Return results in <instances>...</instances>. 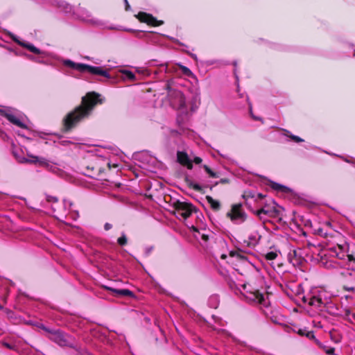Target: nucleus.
Returning a JSON list of instances; mask_svg holds the SVG:
<instances>
[{
	"instance_id": "47",
	"label": "nucleus",
	"mask_w": 355,
	"mask_h": 355,
	"mask_svg": "<svg viewBox=\"0 0 355 355\" xmlns=\"http://www.w3.org/2000/svg\"><path fill=\"white\" fill-rule=\"evenodd\" d=\"M6 346L8 348H10V349H11V348H12V347H11V346H10V345H9V344H6Z\"/></svg>"
},
{
	"instance_id": "8",
	"label": "nucleus",
	"mask_w": 355,
	"mask_h": 355,
	"mask_svg": "<svg viewBox=\"0 0 355 355\" xmlns=\"http://www.w3.org/2000/svg\"><path fill=\"white\" fill-rule=\"evenodd\" d=\"M227 217L232 221L240 220L244 222L247 220V214L243 209V205L241 203L233 204L231 209L227 213Z\"/></svg>"
},
{
	"instance_id": "17",
	"label": "nucleus",
	"mask_w": 355,
	"mask_h": 355,
	"mask_svg": "<svg viewBox=\"0 0 355 355\" xmlns=\"http://www.w3.org/2000/svg\"><path fill=\"white\" fill-rule=\"evenodd\" d=\"M308 304L311 306L320 308L322 306H324V302H323L320 296L313 295L310 298H309Z\"/></svg>"
},
{
	"instance_id": "19",
	"label": "nucleus",
	"mask_w": 355,
	"mask_h": 355,
	"mask_svg": "<svg viewBox=\"0 0 355 355\" xmlns=\"http://www.w3.org/2000/svg\"><path fill=\"white\" fill-rule=\"evenodd\" d=\"M295 331L301 336H306L308 339L313 340L315 342V340L317 338L315 336L313 331H309L306 328L304 329H298L297 330H295Z\"/></svg>"
},
{
	"instance_id": "15",
	"label": "nucleus",
	"mask_w": 355,
	"mask_h": 355,
	"mask_svg": "<svg viewBox=\"0 0 355 355\" xmlns=\"http://www.w3.org/2000/svg\"><path fill=\"white\" fill-rule=\"evenodd\" d=\"M268 186L273 190L282 193H289L291 192V189L290 188L273 181H270L268 182Z\"/></svg>"
},
{
	"instance_id": "33",
	"label": "nucleus",
	"mask_w": 355,
	"mask_h": 355,
	"mask_svg": "<svg viewBox=\"0 0 355 355\" xmlns=\"http://www.w3.org/2000/svg\"><path fill=\"white\" fill-rule=\"evenodd\" d=\"M331 251L334 252L336 253V257L340 259H343L345 258V254L344 253H340V252H337V250L336 249V248H330L329 249Z\"/></svg>"
},
{
	"instance_id": "42",
	"label": "nucleus",
	"mask_w": 355,
	"mask_h": 355,
	"mask_svg": "<svg viewBox=\"0 0 355 355\" xmlns=\"http://www.w3.org/2000/svg\"><path fill=\"white\" fill-rule=\"evenodd\" d=\"M340 275L344 276V277H346L347 275H352V273L349 271H345V272H340Z\"/></svg>"
},
{
	"instance_id": "46",
	"label": "nucleus",
	"mask_w": 355,
	"mask_h": 355,
	"mask_svg": "<svg viewBox=\"0 0 355 355\" xmlns=\"http://www.w3.org/2000/svg\"><path fill=\"white\" fill-rule=\"evenodd\" d=\"M324 225H325L326 226H327V227H331V222H329V221H327V222H325Z\"/></svg>"
},
{
	"instance_id": "44",
	"label": "nucleus",
	"mask_w": 355,
	"mask_h": 355,
	"mask_svg": "<svg viewBox=\"0 0 355 355\" xmlns=\"http://www.w3.org/2000/svg\"><path fill=\"white\" fill-rule=\"evenodd\" d=\"M345 314L346 316H349L352 315L351 311L349 309H345Z\"/></svg>"
},
{
	"instance_id": "45",
	"label": "nucleus",
	"mask_w": 355,
	"mask_h": 355,
	"mask_svg": "<svg viewBox=\"0 0 355 355\" xmlns=\"http://www.w3.org/2000/svg\"><path fill=\"white\" fill-rule=\"evenodd\" d=\"M302 301L304 302V303H306L309 302V299H307L305 296H304L302 298Z\"/></svg>"
},
{
	"instance_id": "32",
	"label": "nucleus",
	"mask_w": 355,
	"mask_h": 355,
	"mask_svg": "<svg viewBox=\"0 0 355 355\" xmlns=\"http://www.w3.org/2000/svg\"><path fill=\"white\" fill-rule=\"evenodd\" d=\"M230 183V180L228 178H221L218 182H216L213 186L209 187L210 190H212L214 187L217 186L218 184H228Z\"/></svg>"
},
{
	"instance_id": "30",
	"label": "nucleus",
	"mask_w": 355,
	"mask_h": 355,
	"mask_svg": "<svg viewBox=\"0 0 355 355\" xmlns=\"http://www.w3.org/2000/svg\"><path fill=\"white\" fill-rule=\"evenodd\" d=\"M179 67H180V69L183 74H184L187 76H192L193 73H192L191 71L188 67L181 65V64H179Z\"/></svg>"
},
{
	"instance_id": "35",
	"label": "nucleus",
	"mask_w": 355,
	"mask_h": 355,
	"mask_svg": "<svg viewBox=\"0 0 355 355\" xmlns=\"http://www.w3.org/2000/svg\"><path fill=\"white\" fill-rule=\"evenodd\" d=\"M266 197L265 195H263L262 193H258L256 195V198L254 199L255 202H258V200H261Z\"/></svg>"
},
{
	"instance_id": "25",
	"label": "nucleus",
	"mask_w": 355,
	"mask_h": 355,
	"mask_svg": "<svg viewBox=\"0 0 355 355\" xmlns=\"http://www.w3.org/2000/svg\"><path fill=\"white\" fill-rule=\"evenodd\" d=\"M284 135L291 138L293 141L296 142V143H300V142H302L304 141V139L300 138V137L298 136H296V135H292L288 130H284Z\"/></svg>"
},
{
	"instance_id": "18",
	"label": "nucleus",
	"mask_w": 355,
	"mask_h": 355,
	"mask_svg": "<svg viewBox=\"0 0 355 355\" xmlns=\"http://www.w3.org/2000/svg\"><path fill=\"white\" fill-rule=\"evenodd\" d=\"M270 205L268 204L264 205L261 209L253 211V213L259 218L261 220H265L263 215L268 216V211H270Z\"/></svg>"
},
{
	"instance_id": "39",
	"label": "nucleus",
	"mask_w": 355,
	"mask_h": 355,
	"mask_svg": "<svg viewBox=\"0 0 355 355\" xmlns=\"http://www.w3.org/2000/svg\"><path fill=\"white\" fill-rule=\"evenodd\" d=\"M334 248H336V250H338L340 252H343L344 251V246L343 245L337 244V245L335 246Z\"/></svg>"
},
{
	"instance_id": "13",
	"label": "nucleus",
	"mask_w": 355,
	"mask_h": 355,
	"mask_svg": "<svg viewBox=\"0 0 355 355\" xmlns=\"http://www.w3.org/2000/svg\"><path fill=\"white\" fill-rule=\"evenodd\" d=\"M288 259L294 266H300L304 261V259L300 254L298 250H291L288 254Z\"/></svg>"
},
{
	"instance_id": "40",
	"label": "nucleus",
	"mask_w": 355,
	"mask_h": 355,
	"mask_svg": "<svg viewBox=\"0 0 355 355\" xmlns=\"http://www.w3.org/2000/svg\"><path fill=\"white\" fill-rule=\"evenodd\" d=\"M112 227V225L110 223H106L104 225V229L106 231L110 230Z\"/></svg>"
},
{
	"instance_id": "12",
	"label": "nucleus",
	"mask_w": 355,
	"mask_h": 355,
	"mask_svg": "<svg viewBox=\"0 0 355 355\" xmlns=\"http://www.w3.org/2000/svg\"><path fill=\"white\" fill-rule=\"evenodd\" d=\"M177 160L180 164L191 170L193 167V162L189 159L187 153L184 151H178Z\"/></svg>"
},
{
	"instance_id": "11",
	"label": "nucleus",
	"mask_w": 355,
	"mask_h": 355,
	"mask_svg": "<svg viewBox=\"0 0 355 355\" xmlns=\"http://www.w3.org/2000/svg\"><path fill=\"white\" fill-rule=\"evenodd\" d=\"M102 288L111 292L115 297H134L135 294L129 289H116L107 286H102Z\"/></svg>"
},
{
	"instance_id": "7",
	"label": "nucleus",
	"mask_w": 355,
	"mask_h": 355,
	"mask_svg": "<svg viewBox=\"0 0 355 355\" xmlns=\"http://www.w3.org/2000/svg\"><path fill=\"white\" fill-rule=\"evenodd\" d=\"M173 207L184 219L189 218L193 212L196 211V207L191 203L181 202L180 200H175L173 203Z\"/></svg>"
},
{
	"instance_id": "27",
	"label": "nucleus",
	"mask_w": 355,
	"mask_h": 355,
	"mask_svg": "<svg viewBox=\"0 0 355 355\" xmlns=\"http://www.w3.org/2000/svg\"><path fill=\"white\" fill-rule=\"evenodd\" d=\"M230 255L231 257H236L240 260H245L247 259V257L243 254L241 250L238 251H232L230 253Z\"/></svg>"
},
{
	"instance_id": "3",
	"label": "nucleus",
	"mask_w": 355,
	"mask_h": 355,
	"mask_svg": "<svg viewBox=\"0 0 355 355\" xmlns=\"http://www.w3.org/2000/svg\"><path fill=\"white\" fill-rule=\"evenodd\" d=\"M62 63L65 67L76 69L81 73L88 72L90 74L98 75L107 78H110L108 71L103 69L101 67L92 66L84 63H76L71 60H64Z\"/></svg>"
},
{
	"instance_id": "26",
	"label": "nucleus",
	"mask_w": 355,
	"mask_h": 355,
	"mask_svg": "<svg viewBox=\"0 0 355 355\" xmlns=\"http://www.w3.org/2000/svg\"><path fill=\"white\" fill-rule=\"evenodd\" d=\"M202 168H204V170L206 171V173L209 175V176L210 178H217L219 177V174L216 172H214L213 171L209 166H208L207 165H203L202 166Z\"/></svg>"
},
{
	"instance_id": "21",
	"label": "nucleus",
	"mask_w": 355,
	"mask_h": 355,
	"mask_svg": "<svg viewBox=\"0 0 355 355\" xmlns=\"http://www.w3.org/2000/svg\"><path fill=\"white\" fill-rule=\"evenodd\" d=\"M314 343L317 345L320 349L324 350L325 353L328 355H333L334 354L335 348L332 347H327L324 345H323L320 341H319L318 339L315 340Z\"/></svg>"
},
{
	"instance_id": "50",
	"label": "nucleus",
	"mask_w": 355,
	"mask_h": 355,
	"mask_svg": "<svg viewBox=\"0 0 355 355\" xmlns=\"http://www.w3.org/2000/svg\"><path fill=\"white\" fill-rule=\"evenodd\" d=\"M106 165L110 168V164L107 163Z\"/></svg>"
},
{
	"instance_id": "9",
	"label": "nucleus",
	"mask_w": 355,
	"mask_h": 355,
	"mask_svg": "<svg viewBox=\"0 0 355 355\" xmlns=\"http://www.w3.org/2000/svg\"><path fill=\"white\" fill-rule=\"evenodd\" d=\"M136 17L139 19V21L146 23V24L154 27L159 26L164 24L163 21L157 20L151 14L145 12H139L136 15Z\"/></svg>"
},
{
	"instance_id": "31",
	"label": "nucleus",
	"mask_w": 355,
	"mask_h": 355,
	"mask_svg": "<svg viewBox=\"0 0 355 355\" xmlns=\"http://www.w3.org/2000/svg\"><path fill=\"white\" fill-rule=\"evenodd\" d=\"M123 73L124 74L125 78L130 80H135V75L132 71L125 70L123 71Z\"/></svg>"
},
{
	"instance_id": "49",
	"label": "nucleus",
	"mask_w": 355,
	"mask_h": 355,
	"mask_svg": "<svg viewBox=\"0 0 355 355\" xmlns=\"http://www.w3.org/2000/svg\"><path fill=\"white\" fill-rule=\"evenodd\" d=\"M337 252L343 253V252H340V250H337Z\"/></svg>"
},
{
	"instance_id": "43",
	"label": "nucleus",
	"mask_w": 355,
	"mask_h": 355,
	"mask_svg": "<svg viewBox=\"0 0 355 355\" xmlns=\"http://www.w3.org/2000/svg\"><path fill=\"white\" fill-rule=\"evenodd\" d=\"M202 239L207 241L209 240V236L208 235H206V234H202Z\"/></svg>"
},
{
	"instance_id": "41",
	"label": "nucleus",
	"mask_w": 355,
	"mask_h": 355,
	"mask_svg": "<svg viewBox=\"0 0 355 355\" xmlns=\"http://www.w3.org/2000/svg\"><path fill=\"white\" fill-rule=\"evenodd\" d=\"M348 260L349 261H355V257L352 254H347V255Z\"/></svg>"
},
{
	"instance_id": "29",
	"label": "nucleus",
	"mask_w": 355,
	"mask_h": 355,
	"mask_svg": "<svg viewBox=\"0 0 355 355\" xmlns=\"http://www.w3.org/2000/svg\"><path fill=\"white\" fill-rule=\"evenodd\" d=\"M277 252H273V251L269 252L266 253L265 255V258L268 261H272V260L275 259L277 258Z\"/></svg>"
},
{
	"instance_id": "16",
	"label": "nucleus",
	"mask_w": 355,
	"mask_h": 355,
	"mask_svg": "<svg viewBox=\"0 0 355 355\" xmlns=\"http://www.w3.org/2000/svg\"><path fill=\"white\" fill-rule=\"evenodd\" d=\"M184 180L189 188L192 189L194 191L199 192L200 193H205L202 187L197 183L193 182V180L188 175H186Z\"/></svg>"
},
{
	"instance_id": "5",
	"label": "nucleus",
	"mask_w": 355,
	"mask_h": 355,
	"mask_svg": "<svg viewBox=\"0 0 355 355\" xmlns=\"http://www.w3.org/2000/svg\"><path fill=\"white\" fill-rule=\"evenodd\" d=\"M166 89L168 91L167 96L171 104L178 109L184 108L186 106V101L182 92L171 88L169 82L166 84Z\"/></svg>"
},
{
	"instance_id": "1",
	"label": "nucleus",
	"mask_w": 355,
	"mask_h": 355,
	"mask_svg": "<svg viewBox=\"0 0 355 355\" xmlns=\"http://www.w3.org/2000/svg\"><path fill=\"white\" fill-rule=\"evenodd\" d=\"M105 98L96 92H87L82 97L81 103L69 112L62 120L63 132L71 131L80 121L87 119L94 107L104 103Z\"/></svg>"
},
{
	"instance_id": "2",
	"label": "nucleus",
	"mask_w": 355,
	"mask_h": 355,
	"mask_svg": "<svg viewBox=\"0 0 355 355\" xmlns=\"http://www.w3.org/2000/svg\"><path fill=\"white\" fill-rule=\"evenodd\" d=\"M103 165V160L94 157L82 162L80 164V170L86 176L98 179L105 170Z\"/></svg>"
},
{
	"instance_id": "10",
	"label": "nucleus",
	"mask_w": 355,
	"mask_h": 355,
	"mask_svg": "<svg viewBox=\"0 0 355 355\" xmlns=\"http://www.w3.org/2000/svg\"><path fill=\"white\" fill-rule=\"evenodd\" d=\"M243 287L245 290H246L245 297L248 300L259 304H261L263 302V295L260 293L259 290L253 289L251 288H248V286L246 284H243Z\"/></svg>"
},
{
	"instance_id": "6",
	"label": "nucleus",
	"mask_w": 355,
	"mask_h": 355,
	"mask_svg": "<svg viewBox=\"0 0 355 355\" xmlns=\"http://www.w3.org/2000/svg\"><path fill=\"white\" fill-rule=\"evenodd\" d=\"M40 328L45 331L48 335L47 337L60 346H67L69 345V336L64 334L60 329H53L42 324Z\"/></svg>"
},
{
	"instance_id": "23",
	"label": "nucleus",
	"mask_w": 355,
	"mask_h": 355,
	"mask_svg": "<svg viewBox=\"0 0 355 355\" xmlns=\"http://www.w3.org/2000/svg\"><path fill=\"white\" fill-rule=\"evenodd\" d=\"M280 211L277 207V204L273 202V205L270 206V211H268V216L270 218H277L279 216Z\"/></svg>"
},
{
	"instance_id": "34",
	"label": "nucleus",
	"mask_w": 355,
	"mask_h": 355,
	"mask_svg": "<svg viewBox=\"0 0 355 355\" xmlns=\"http://www.w3.org/2000/svg\"><path fill=\"white\" fill-rule=\"evenodd\" d=\"M46 200L49 202L58 203V198L57 197H55V196H46Z\"/></svg>"
},
{
	"instance_id": "22",
	"label": "nucleus",
	"mask_w": 355,
	"mask_h": 355,
	"mask_svg": "<svg viewBox=\"0 0 355 355\" xmlns=\"http://www.w3.org/2000/svg\"><path fill=\"white\" fill-rule=\"evenodd\" d=\"M242 198L245 200V205L246 207H249L248 200L249 199H252L256 198V194L254 191L252 190H246L243 191V193L242 195Z\"/></svg>"
},
{
	"instance_id": "38",
	"label": "nucleus",
	"mask_w": 355,
	"mask_h": 355,
	"mask_svg": "<svg viewBox=\"0 0 355 355\" xmlns=\"http://www.w3.org/2000/svg\"><path fill=\"white\" fill-rule=\"evenodd\" d=\"M125 3V10L128 11L130 9V6L128 1V0H123Z\"/></svg>"
},
{
	"instance_id": "48",
	"label": "nucleus",
	"mask_w": 355,
	"mask_h": 355,
	"mask_svg": "<svg viewBox=\"0 0 355 355\" xmlns=\"http://www.w3.org/2000/svg\"><path fill=\"white\" fill-rule=\"evenodd\" d=\"M352 316V318L355 320V313H352L351 315Z\"/></svg>"
},
{
	"instance_id": "37",
	"label": "nucleus",
	"mask_w": 355,
	"mask_h": 355,
	"mask_svg": "<svg viewBox=\"0 0 355 355\" xmlns=\"http://www.w3.org/2000/svg\"><path fill=\"white\" fill-rule=\"evenodd\" d=\"M343 289L347 291L354 292V288L353 286H343Z\"/></svg>"
},
{
	"instance_id": "14",
	"label": "nucleus",
	"mask_w": 355,
	"mask_h": 355,
	"mask_svg": "<svg viewBox=\"0 0 355 355\" xmlns=\"http://www.w3.org/2000/svg\"><path fill=\"white\" fill-rule=\"evenodd\" d=\"M1 114L5 116V118L8 121H10V123H12V124L19 127V128H26V125L23 123L19 119H18L17 116H15L14 114H10V113H6V112H1Z\"/></svg>"
},
{
	"instance_id": "36",
	"label": "nucleus",
	"mask_w": 355,
	"mask_h": 355,
	"mask_svg": "<svg viewBox=\"0 0 355 355\" xmlns=\"http://www.w3.org/2000/svg\"><path fill=\"white\" fill-rule=\"evenodd\" d=\"M196 164H200L202 159L200 157H195L193 161Z\"/></svg>"
},
{
	"instance_id": "28",
	"label": "nucleus",
	"mask_w": 355,
	"mask_h": 355,
	"mask_svg": "<svg viewBox=\"0 0 355 355\" xmlns=\"http://www.w3.org/2000/svg\"><path fill=\"white\" fill-rule=\"evenodd\" d=\"M117 243L119 245L123 246L125 245L128 243V239L125 234H122L121 236H120L117 239Z\"/></svg>"
},
{
	"instance_id": "51",
	"label": "nucleus",
	"mask_w": 355,
	"mask_h": 355,
	"mask_svg": "<svg viewBox=\"0 0 355 355\" xmlns=\"http://www.w3.org/2000/svg\"><path fill=\"white\" fill-rule=\"evenodd\" d=\"M193 230H194L195 231H198V230H197V229H196V227H193Z\"/></svg>"
},
{
	"instance_id": "24",
	"label": "nucleus",
	"mask_w": 355,
	"mask_h": 355,
	"mask_svg": "<svg viewBox=\"0 0 355 355\" xmlns=\"http://www.w3.org/2000/svg\"><path fill=\"white\" fill-rule=\"evenodd\" d=\"M21 45L26 47L28 50H29L31 52L35 54L39 55L42 53L38 48H37L32 44H21Z\"/></svg>"
},
{
	"instance_id": "20",
	"label": "nucleus",
	"mask_w": 355,
	"mask_h": 355,
	"mask_svg": "<svg viewBox=\"0 0 355 355\" xmlns=\"http://www.w3.org/2000/svg\"><path fill=\"white\" fill-rule=\"evenodd\" d=\"M206 200L210 205L211 209L215 211H218L220 209L221 205L219 201L214 200L211 196H207Z\"/></svg>"
},
{
	"instance_id": "4",
	"label": "nucleus",
	"mask_w": 355,
	"mask_h": 355,
	"mask_svg": "<svg viewBox=\"0 0 355 355\" xmlns=\"http://www.w3.org/2000/svg\"><path fill=\"white\" fill-rule=\"evenodd\" d=\"M12 154L15 157V159L19 163H28V164H33L38 166H42L44 168H48L49 166V161L44 157L35 156L33 155H28L29 158H26L24 157H21L19 155V151L15 148L14 144H12Z\"/></svg>"
}]
</instances>
